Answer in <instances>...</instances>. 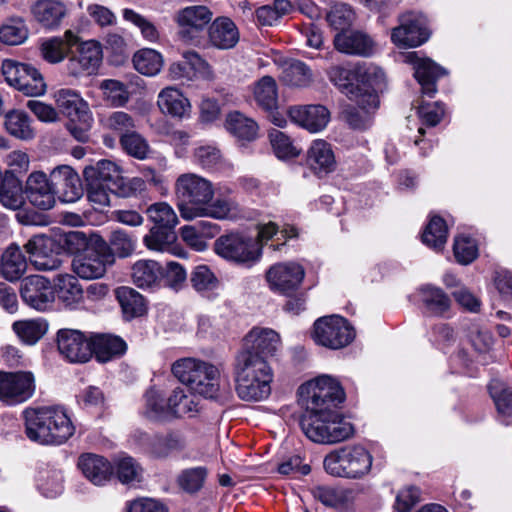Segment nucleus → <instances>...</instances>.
<instances>
[{
  "label": "nucleus",
  "mask_w": 512,
  "mask_h": 512,
  "mask_svg": "<svg viewBox=\"0 0 512 512\" xmlns=\"http://www.w3.org/2000/svg\"><path fill=\"white\" fill-rule=\"evenodd\" d=\"M310 491L315 500L339 511L348 510L355 499L352 489L341 486L317 485Z\"/></svg>",
  "instance_id": "bb28decb"
},
{
  "label": "nucleus",
  "mask_w": 512,
  "mask_h": 512,
  "mask_svg": "<svg viewBox=\"0 0 512 512\" xmlns=\"http://www.w3.org/2000/svg\"><path fill=\"white\" fill-rule=\"evenodd\" d=\"M299 391L305 398L306 410L338 409L345 400L340 382L329 375H321L304 383Z\"/></svg>",
  "instance_id": "1a4fd4ad"
},
{
  "label": "nucleus",
  "mask_w": 512,
  "mask_h": 512,
  "mask_svg": "<svg viewBox=\"0 0 512 512\" xmlns=\"http://www.w3.org/2000/svg\"><path fill=\"white\" fill-rule=\"evenodd\" d=\"M404 62L413 66L414 76L421 86L422 93L433 97L437 92V79L446 74V70L429 58L419 57L417 52L404 54Z\"/></svg>",
  "instance_id": "aec40b11"
},
{
  "label": "nucleus",
  "mask_w": 512,
  "mask_h": 512,
  "mask_svg": "<svg viewBox=\"0 0 512 512\" xmlns=\"http://www.w3.org/2000/svg\"><path fill=\"white\" fill-rule=\"evenodd\" d=\"M101 62V45L94 40H89L82 42L78 47L77 53L69 58L67 70L73 76L91 75L98 70Z\"/></svg>",
  "instance_id": "5701e85b"
},
{
  "label": "nucleus",
  "mask_w": 512,
  "mask_h": 512,
  "mask_svg": "<svg viewBox=\"0 0 512 512\" xmlns=\"http://www.w3.org/2000/svg\"><path fill=\"white\" fill-rule=\"evenodd\" d=\"M78 42L79 36L72 30H67L62 37L45 40L40 47L41 56L51 64L59 63L66 58L70 49Z\"/></svg>",
  "instance_id": "2f4dec72"
},
{
  "label": "nucleus",
  "mask_w": 512,
  "mask_h": 512,
  "mask_svg": "<svg viewBox=\"0 0 512 512\" xmlns=\"http://www.w3.org/2000/svg\"><path fill=\"white\" fill-rule=\"evenodd\" d=\"M54 299L66 308H77L84 299V291L78 279L70 274H59L53 287Z\"/></svg>",
  "instance_id": "c85d7f7f"
},
{
  "label": "nucleus",
  "mask_w": 512,
  "mask_h": 512,
  "mask_svg": "<svg viewBox=\"0 0 512 512\" xmlns=\"http://www.w3.org/2000/svg\"><path fill=\"white\" fill-rule=\"evenodd\" d=\"M55 102L60 111L69 119H75L90 112L86 101L72 89H60L54 94Z\"/></svg>",
  "instance_id": "c03bdc74"
},
{
  "label": "nucleus",
  "mask_w": 512,
  "mask_h": 512,
  "mask_svg": "<svg viewBox=\"0 0 512 512\" xmlns=\"http://www.w3.org/2000/svg\"><path fill=\"white\" fill-rule=\"evenodd\" d=\"M354 338V328L342 316H324L314 323L313 339L321 346L340 349L349 345Z\"/></svg>",
  "instance_id": "ddd939ff"
},
{
  "label": "nucleus",
  "mask_w": 512,
  "mask_h": 512,
  "mask_svg": "<svg viewBox=\"0 0 512 512\" xmlns=\"http://www.w3.org/2000/svg\"><path fill=\"white\" fill-rule=\"evenodd\" d=\"M0 203L11 210L19 209L24 203L22 182L10 172H4L1 181Z\"/></svg>",
  "instance_id": "a18cd8bd"
},
{
  "label": "nucleus",
  "mask_w": 512,
  "mask_h": 512,
  "mask_svg": "<svg viewBox=\"0 0 512 512\" xmlns=\"http://www.w3.org/2000/svg\"><path fill=\"white\" fill-rule=\"evenodd\" d=\"M292 122L311 133L322 131L330 121V112L323 105L292 106L288 109Z\"/></svg>",
  "instance_id": "b1692460"
},
{
  "label": "nucleus",
  "mask_w": 512,
  "mask_h": 512,
  "mask_svg": "<svg viewBox=\"0 0 512 512\" xmlns=\"http://www.w3.org/2000/svg\"><path fill=\"white\" fill-rule=\"evenodd\" d=\"M114 262V253L108 243L98 238L74 257L72 270L82 279H98L104 276Z\"/></svg>",
  "instance_id": "9d476101"
},
{
  "label": "nucleus",
  "mask_w": 512,
  "mask_h": 512,
  "mask_svg": "<svg viewBox=\"0 0 512 512\" xmlns=\"http://www.w3.org/2000/svg\"><path fill=\"white\" fill-rule=\"evenodd\" d=\"M132 440L143 452L157 459H166L179 454L187 446L184 435L179 431L152 435L144 431H135Z\"/></svg>",
  "instance_id": "f8f14e48"
},
{
  "label": "nucleus",
  "mask_w": 512,
  "mask_h": 512,
  "mask_svg": "<svg viewBox=\"0 0 512 512\" xmlns=\"http://www.w3.org/2000/svg\"><path fill=\"white\" fill-rule=\"evenodd\" d=\"M27 269V261L19 247L10 245L2 254L0 272L8 281L19 280Z\"/></svg>",
  "instance_id": "79ce46f5"
},
{
  "label": "nucleus",
  "mask_w": 512,
  "mask_h": 512,
  "mask_svg": "<svg viewBox=\"0 0 512 512\" xmlns=\"http://www.w3.org/2000/svg\"><path fill=\"white\" fill-rule=\"evenodd\" d=\"M430 36L427 20L422 14L406 13L400 16L399 25L391 32L392 42L400 48L417 47Z\"/></svg>",
  "instance_id": "4468645a"
},
{
  "label": "nucleus",
  "mask_w": 512,
  "mask_h": 512,
  "mask_svg": "<svg viewBox=\"0 0 512 512\" xmlns=\"http://www.w3.org/2000/svg\"><path fill=\"white\" fill-rule=\"evenodd\" d=\"M488 390L500 421L505 425L512 424V389L505 387L499 380H492L488 385Z\"/></svg>",
  "instance_id": "37998d69"
},
{
  "label": "nucleus",
  "mask_w": 512,
  "mask_h": 512,
  "mask_svg": "<svg viewBox=\"0 0 512 512\" xmlns=\"http://www.w3.org/2000/svg\"><path fill=\"white\" fill-rule=\"evenodd\" d=\"M78 467L83 475L94 485H105L112 476L113 467L104 457L87 453L79 457Z\"/></svg>",
  "instance_id": "cd10ccee"
},
{
  "label": "nucleus",
  "mask_w": 512,
  "mask_h": 512,
  "mask_svg": "<svg viewBox=\"0 0 512 512\" xmlns=\"http://www.w3.org/2000/svg\"><path fill=\"white\" fill-rule=\"evenodd\" d=\"M225 126L232 135L246 141L254 140L258 131L257 123L238 111L227 115Z\"/></svg>",
  "instance_id": "09e8293b"
},
{
  "label": "nucleus",
  "mask_w": 512,
  "mask_h": 512,
  "mask_svg": "<svg viewBox=\"0 0 512 512\" xmlns=\"http://www.w3.org/2000/svg\"><path fill=\"white\" fill-rule=\"evenodd\" d=\"M23 417L27 438L42 445H61L75 432L71 418L61 406L27 408Z\"/></svg>",
  "instance_id": "7ed1b4c3"
},
{
  "label": "nucleus",
  "mask_w": 512,
  "mask_h": 512,
  "mask_svg": "<svg viewBox=\"0 0 512 512\" xmlns=\"http://www.w3.org/2000/svg\"><path fill=\"white\" fill-rule=\"evenodd\" d=\"M269 139L275 155L279 159L295 158L300 151L293 145L291 139L283 132L272 129L269 132Z\"/></svg>",
  "instance_id": "69168bd1"
},
{
  "label": "nucleus",
  "mask_w": 512,
  "mask_h": 512,
  "mask_svg": "<svg viewBox=\"0 0 512 512\" xmlns=\"http://www.w3.org/2000/svg\"><path fill=\"white\" fill-rule=\"evenodd\" d=\"M25 193L28 201L39 210H50L56 203V194L51 178L42 171L32 172L27 180Z\"/></svg>",
  "instance_id": "412c9836"
},
{
  "label": "nucleus",
  "mask_w": 512,
  "mask_h": 512,
  "mask_svg": "<svg viewBox=\"0 0 512 512\" xmlns=\"http://www.w3.org/2000/svg\"><path fill=\"white\" fill-rule=\"evenodd\" d=\"M153 227L174 229L178 224V217L174 209L166 202H158L150 205L146 210Z\"/></svg>",
  "instance_id": "052dcab7"
},
{
  "label": "nucleus",
  "mask_w": 512,
  "mask_h": 512,
  "mask_svg": "<svg viewBox=\"0 0 512 512\" xmlns=\"http://www.w3.org/2000/svg\"><path fill=\"white\" fill-rule=\"evenodd\" d=\"M281 348L279 334L270 328L254 327L243 339V347L239 352L248 351L257 357L267 360Z\"/></svg>",
  "instance_id": "6ab92c4d"
},
{
  "label": "nucleus",
  "mask_w": 512,
  "mask_h": 512,
  "mask_svg": "<svg viewBox=\"0 0 512 512\" xmlns=\"http://www.w3.org/2000/svg\"><path fill=\"white\" fill-rule=\"evenodd\" d=\"M115 294L125 318L132 319L144 314L145 302L139 292L131 287L122 286L116 289Z\"/></svg>",
  "instance_id": "de8ad7c7"
},
{
  "label": "nucleus",
  "mask_w": 512,
  "mask_h": 512,
  "mask_svg": "<svg viewBox=\"0 0 512 512\" xmlns=\"http://www.w3.org/2000/svg\"><path fill=\"white\" fill-rule=\"evenodd\" d=\"M143 414L155 421L171 420L170 396L166 398L165 392L159 388L151 387L144 395Z\"/></svg>",
  "instance_id": "c9c22d12"
},
{
  "label": "nucleus",
  "mask_w": 512,
  "mask_h": 512,
  "mask_svg": "<svg viewBox=\"0 0 512 512\" xmlns=\"http://www.w3.org/2000/svg\"><path fill=\"white\" fill-rule=\"evenodd\" d=\"M234 375L236 392L245 401H261L271 393L273 370L268 361L250 354L238 352L235 358Z\"/></svg>",
  "instance_id": "20e7f679"
},
{
  "label": "nucleus",
  "mask_w": 512,
  "mask_h": 512,
  "mask_svg": "<svg viewBox=\"0 0 512 512\" xmlns=\"http://www.w3.org/2000/svg\"><path fill=\"white\" fill-rule=\"evenodd\" d=\"M306 163L319 177L336 169V157L330 143L323 139L314 140L307 150Z\"/></svg>",
  "instance_id": "a878e982"
},
{
  "label": "nucleus",
  "mask_w": 512,
  "mask_h": 512,
  "mask_svg": "<svg viewBox=\"0 0 512 512\" xmlns=\"http://www.w3.org/2000/svg\"><path fill=\"white\" fill-rule=\"evenodd\" d=\"M293 10L289 0H274L272 4L264 5L256 10V18L262 26H272L284 15Z\"/></svg>",
  "instance_id": "6e6d98bb"
},
{
  "label": "nucleus",
  "mask_w": 512,
  "mask_h": 512,
  "mask_svg": "<svg viewBox=\"0 0 512 512\" xmlns=\"http://www.w3.org/2000/svg\"><path fill=\"white\" fill-rule=\"evenodd\" d=\"M35 391L31 372L0 371V400L7 405H17L30 399Z\"/></svg>",
  "instance_id": "2eb2a0df"
},
{
  "label": "nucleus",
  "mask_w": 512,
  "mask_h": 512,
  "mask_svg": "<svg viewBox=\"0 0 512 512\" xmlns=\"http://www.w3.org/2000/svg\"><path fill=\"white\" fill-rule=\"evenodd\" d=\"M83 175L86 182L120 187V170L109 160H100L95 165L85 167Z\"/></svg>",
  "instance_id": "58836bf2"
},
{
  "label": "nucleus",
  "mask_w": 512,
  "mask_h": 512,
  "mask_svg": "<svg viewBox=\"0 0 512 512\" xmlns=\"http://www.w3.org/2000/svg\"><path fill=\"white\" fill-rule=\"evenodd\" d=\"M171 370L195 394L209 399L220 395L221 379L216 366L195 358H182L173 363Z\"/></svg>",
  "instance_id": "423d86ee"
},
{
  "label": "nucleus",
  "mask_w": 512,
  "mask_h": 512,
  "mask_svg": "<svg viewBox=\"0 0 512 512\" xmlns=\"http://www.w3.org/2000/svg\"><path fill=\"white\" fill-rule=\"evenodd\" d=\"M418 296L425 312L432 316H442L450 308L451 301L445 292L433 285H423L418 289Z\"/></svg>",
  "instance_id": "e433bc0d"
},
{
  "label": "nucleus",
  "mask_w": 512,
  "mask_h": 512,
  "mask_svg": "<svg viewBox=\"0 0 512 512\" xmlns=\"http://www.w3.org/2000/svg\"><path fill=\"white\" fill-rule=\"evenodd\" d=\"M12 327L21 341L33 345L46 334L48 323L44 319L37 318L16 321Z\"/></svg>",
  "instance_id": "603ef678"
},
{
  "label": "nucleus",
  "mask_w": 512,
  "mask_h": 512,
  "mask_svg": "<svg viewBox=\"0 0 512 512\" xmlns=\"http://www.w3.org/2000/svg\"><path fill=\"white\" fill-rule=\"evenodd\" d=\"M4 127L8 134L21 141H30L36 136L33 120L24 110L14 109L7 112L4 116Z\"/></svg>",
  "instance_id": "f704fd0d"
},
{
  "label": "nucleus",
  "mask_w": 512,
  "mask_h": 512,
  "mask_svg": "<svg viewBox=\"0 0 512 512\" xmlns=\"http://www.w3.org/2000/svg\"><path fill=\"white\" fill-rule=\"evenodd\" d=\"M83 237V233L71 231L58 238L47 235H34L24 245L25 251L30 255L32 265L40 271L58 269L62 260L60 254L64 244H72Z\"/></svg>",
  "instance_id": "0eeeda50"
},
{
  "label": "nucleus",
  "mask_w": 512,
  "mask_h": 512,
  "mask_svg": "<svg viewBox=\"0 0 512 512\" xmlns=\"http://www.w3.org/2000/svg\"><path fill=\"white\" fill-rule=\"evenodd\" d=\"M133 283L142 289L152 288L159 284L163 277V269L154 260H138L132 266Z\"/></svg>",
  "instance_id": "4c0bfd02"
},
{
  "label": "nucleus",
  "mask_w": 512,
  "mask_h": 512,
  "mask_svg": "<svg viewBox=\"0 0 512 512\" xmlns=\"http://www.w3.org/2000/svg\"><path fill=\"white\" fill-rule=\"evenodd\" d=\"M448 236V228L445 221L439 216L430 218L422 234V242L435 251H441Z\"/></svg>",
  "instance_id": "5fc2aeb1"
},
{
  "label": "nucleus",
  "mask_w": 512,
  "mask_h": 512,
  "mask_svg": "<svg viewBox=\"0 0 512 512\" xmlns=\"http://www.w3.org/2000/svg\"><path fill=\"white\" fill-rule=\"evenodd\" d=\"M300 426L306 437L318 444H336L355 433L353 424L338 409L305 410Z\"/></svg>",
  "instance_id": "39448f33"
},
{
  "label": "nucleus",
  "mask_w": 512,
  "mask_h": 512,
  "mask_svg": "<svg viewBox=\"0 0 512 512\" xmlns=\"http://www.w3.org/2000/svg\"><path fill=\"white\" fill-rule=\"evenodd\" d=\"M214 249L223 259L247 267L258 262L262 255V246L256 240L239 234L221 236Z\"/></svg>",
  "instance_id": "9b49d317"
},
{
  "label": "nucleus",
  "mask_w": 512,
  "mask_h": 512,
  "mask_svg": "<svg viewBox=\"0 0 512 512\" xmlns=\"http://www.w3.org/2000/svg\"><path fill=\"white\" fill-rule=\"evenodd\" d=\"M208 470L204 466L191 467L182 470L176 479L177 485L186 493L194 494L202 489Z\"/></svg>",
  "instance_id": "4d7b16f0"
},
{
  "label": "nucleus",
  "mask_w": 512,
  "mask_h": 512,
  "mask_svg": "<svg viewBox=\"0 0 512 512\" xmlns=\"http://www.w3.org/2000/svg\"><path fill=\"white\" fill-rule=\"evenodd\" d=\"M454 256L458 263L468 265L478 257V245L476 240L466 236H457L453 245Z\"/></svg>",
  "instance_id": "0e129e2a"
},
{
  "label": "nucleus",
  "mask_w": 512,
  "mask_h": 512,
  "mask_svg": "<svg viewBox=\"0 0 512 512\" xmlns=\"http://www.w3.org/2000/svg\"><path fill=\"white\" fill-rule=\"evenodd\" d=\"M20 296L26 305L37 311L47 310L54 302L50 281L40 275H31L22 280Z\"/></svg>",
  "instance_id": "f3484780"
},
{
  "label": "nucleus",
  "mask_w": 512,
  "mask_h": 512,
  "mask_svg": "<svg viewBox=\"0 0 512 512\" xmlns=\"http://www.w3.org/2000/svg\"><path fill=\"white\" fill-rule=\"evenodd\" d=\"M208 36L211 45L222 50L233 48L240 38L236 24L227 17L216 18L209 27Z\"/></svg>",
  "instance_id": "7c9ffc66"
},
{
  "label": "nucleus",
  "mask_w": 512,
  "mask_h": 512,
  "mask_svg": "<svg viewBox=\"0 0 512 512\" xmlns=\"http://www.w3.org/2000/svg\"><path fill=\"white\" fill-rule=\"evenodd\" d=\"M126 350V343L117 336L100 334L91 338V355L95 354L100 362H107Z\"/></svg>",
  "instance_id": "a19ab883"
},
{
  "label": "nucleus",
  "mask_w": 512,
  "mask_h": 512,
  "mask_svg": "<svg viewBox=\"0 0 512 512\" xmlns=\"http://www.w3.org/2000/svg\"><path fill=\"white\" fill-rule=\"evenodd\" d=\"M177 207L184 220L212 218L224 220L237 212V203L228 197L215 198L214 183L196 173H184L175 182Z\"/></svg>",
  "instance_id": "f257e3e1"
},
{
  "label": "nucleus",
  "mask_w": 512,
  "mask_h": 512,
  "mask_svg": "<svg viewBox=\"0 0 512 512\" xmlns=\"http://www.w3.org/2000/svg\"><path fill=\"white\" fill-rule=\"evenodd\" d=\"M304 276V268L295 262L277 263L266 273L271 290L285 296L294 295L300 288Z\"/></svg>",
  "instance_id": "dca6fc26"
},
{
  "label": "nucleus",
  "mask_w": 512,
  "mask_h": 512,
  "mask_svg": "<svg viewBox=\"0 0 512 512\" xmlns=\"http://www.w3.org/2000/svg\"><path fill=\"white\" fill-rule=\"evenodd\" d=\"M28 35V27L21 17H11L0 26V41L6 45H20Z\"/></svg>",
  "instance_id": "864d4df0"
},
{
  "label": "nucleus",
  "mask_w": 512,
  "mask_h": 512,
  "mask_svg": "<svg viewBox=\"0 0 512 512\" xmlns=\"http://www.w3.org/2000/svg\"><path fill=\"white\" fill-rule=\"evenodd\" d=\"M120 144L128 155L140 160L145 159L150 152L148 142L135 129L121 136Z\"/></svg>",
  "instance_id": "e2e57ef3"
},
{
  "label": "nucleus",
  "mask_w": 512,
  "mask_h": 512,
  "mask_svg": "<svg viewBox=\"0 0 512 512\" xmlns=\"http://www.w3.org/2000/svg\"><path fill=\"white\" fill-rule=\"evenodd\" d=\"M171 419L186 415L193 416L199 411V400L194 394H186L180 387L170 395Z\"/></svg>",
  "instance_id": "3c124183"
},
{
  "label": "nucleus",
  "mask_w": 512,
  "mask_h": 512,
  "mask_svg": "<svg viewBox=\"0 0 512 512\" xmlns=\"http://www.w3.org/2000/svg\"><path fill=\"white\" fill-rule=\"evenodd\" d=\"M35 20L45 28H55L66 15V6L60 0H37L31 7Z\"/></svg>",
  "instance_id": "473e14b6"
},
{
  "label": "nucleus",
  "mask_w": 512,
  "mask_h": 512,
  "mask_svg": "<svg viewBox=\"0 0 512 512\" xmlns=\"http://www.w3.org/2000/svg\"><path fill=\"white\" fill-rule=\"evenodd\" d=\"M281 81L290 87H307L312 82V72L305 63L293 61L284 68Z\"/></svg>",
  "instance_id": "13d9d810"
},
{
  "label": "nucleus",
  "mask_w": 512,
  "mask_h": 512,
  "mask_svg": "<svg viewBox=\"0 0 512 512\" xmlns=\"http://www.w3.org/2000/svg\"><path fill=\"white\" fill-rule=\"evenodd\" d=\"M104 128L114 131L120 137L136 128L135 120L123 111H114L101 120Z\"/></svg>",
  "instance_id": "774afa93"
},
{
  "label": "nucleus",
  "mask_w": 512,
  "mask_h": 512,
  "mask_svg": "<svg viewBox=\"0 0 512 512\" xmlns=\"http://www.w3.org/2000/svg\"><path fill=\"white\" fill-rule=\"evenodd\" d=\"M157 106L162 114L177 120L189 119L192 114L190 100L174 86L165 87L159 92Z\"/></svg>",
  "instance_id": "393cba45"
},
{
  "label": "nucleus",
  "mask_w": 512,
  "mask_h": 512,
  "mask_svg": "<svg viewBox=\"0 0 512 512\" xmlns=\"http://www.w3.org/2000/svg\"><path fill=\"white\" fill-rule=\"evenodd\" d=\"M132 62L140 74L149 77L157 75L163 67L162 55L151 48H143L135 52Z\"/></svg>",
  "instance_id": "8fccbe9b"
},
{
  "label": "nucleus",
  "mask_w": 512,
  "mask_h": 512,
  "mask_svg": "<svg viewBox=\"0 0 512 512\" xmlns=\"http://www.w3.org/2000/svg\"><path fill=\"white\" fill-rule=\"evenodd\" d=\"M122 15L125 21L133 24L140 30L141 35L145 40L149 42H155L158 40L159 32L156 26L149 19L130 8L123 9Z\"/></svg>",
  "instance_id": "338daca9"
},
{
  "label": "nucleus",
  "mask_w": 512,
  "mask_h": 512,
  "mask_svg": "<svg viewBox=\"0 0 512 512\" xmlns=\"http://www.w3.org/2000/svg\"><path fill=\"white\" fill-rule=\"evenodd\" d=\"M194 289L205 297H211L218 289L219 281L214 273L205 265L197 266L191 275Z\"/></svg>",
  "instance_id": "680f3d73"
},
{
  "label": "nucleus",
  "mask_w": 512,
  "mask_h": 512,
  "mask_svg": "<svg viewBox=\"0 0 512 512\" xmlns=\"http://www.w3.org/2000/svg\"><path fill=\"white\" fill-rule=\"evenodd\" d=\"M177 239L174 229L152 227L143 242L149 250L157 252H169L171 254L184 257L186 254L183 249L175 245Z\"/></svg>",
  "instance_id": "72a5a7b5"
},
{
  "label": "nucleus",
  "mask_w": 512,
  "mask_h": 512,
  "mask_svg": "<svg viewBox=\"0 0 512 512\" xmlns=\"http://www.w3.org/2000/svg\"><path fill=\"white\" fill-rule=\"evenodd\" d=\"M50 177L55 194L62 202L74 203L83 196L81 179L72 167L58 166L52 170Z\"/></svg>",
  "instance_id": "4be33fe9"
},
{
  "label": "nucleus",
  "mask_w": 512,
  "mask_h": 512,
  "mask_svg": "<svg viewBox=\"0 0 512 512\" xmlns=\"http://www.w3.org/2000/svg\"><path fill=\"white\" fill-rule=\"evenodd\" d=\"M328 77L351 101L370 107L378 104V93L386 86L384 71L375 66L352 70L337 65L329 69Z\"/></svg>",
  "instance_id": "f03ea898"
},
{
  "label": "nucleus",
  "mask_w": 512,
  "mask_h": 512,
  "mask_svg": "<svg viewBox=\"0 0 512 512\" xmlns=\"http://www.w3.org/2000/svg\"><path fill=\"white\" fill-rule=\"evenodd\" d=\"M335 48L342 53L358 56H370L373 53V41L359 31H343L334 37Z\"/></svg>",
  "instance_id": "c756f323"
},
{
  "label": "nucleus",
  "mask_w": 512,
  "mask_h": 512,
  "mask_svg": "<svg viewBox=\"0 0 512 512\" xmlns=\"http://www.w3.org/2000/svg\"><path fill=\"white\" fill-rule=\"evenodd\" d=\"M253 97L257 105L265 111L277 109L278 90L274 78L263 76L253 86Z\"/></svg>",
  "instance_id": "49530a36"
},
{
  "label": "nucleus",
  "mask_w": 512,
  "mask_h": 512,
  "mask_svg": "<svg viewBox=\"0 0 512 512\" xmlns=\"http://www.w3.org/2000/svg\"><path fill=\"white\" fill-rule=\"evenodd\" d=\"M176 19L183 32L190 34L203 30L211 21L212 13L205 6H189L180 10Z\"/></svg>",
  "instance_id": "ea45409f"
},
{
  "label": "nucleus",
  "mask_w": 512,
  "mask_h": 512,
  "mask_svg": "<svg viewBox=\"0 0 512 512\" xmlns=\"http://www.w3.org/2000/svg\"><path fill=\"white\" fill-rule=\"evenodd\" d=\"M104 100L113 107H123L130 98L126 85L115 79H105L99 85Z\"/></svg>",
  "instance_id": "bf43d9fd"
},
{
  "label": "nucleus",
  "mask_w": 512,
  "mask_h": 512,
  "mask_svg": "<svg viewBox=\"0 0 512 512\" xmlns=\"http://www.w3.org/2000/svg\"><path fill=\"white\" fill-rule=\"evenodd\" d=\"M370 452L361 445L346 446L327 454L323 465L325 471L336 477L360 479L372 467Z\"/></svg>",
  "instance_id": "6e6552de"
},
{
  "label": "nucleus",
  "mask_w": 512,
  "mask_h": 512,
  "mask_svg": "<svg viewBox=\"0 0 512 512\" xmlns=\"http://www.w3.org/2000/svg\"><path fill=\"white\" fill-rule=\"evenodd\" d=\"M57 347L61 355L72 363H84L91 358V339L75 329H60L57 332Z\"/></svg>",
  "instance_id": "a211bd4d"
}]
</instances>
